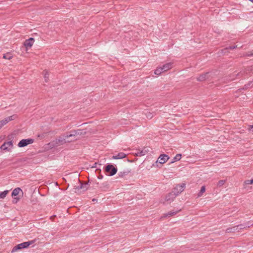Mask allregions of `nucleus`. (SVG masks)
I'll return each instance as SVG.
<instances>
[{
	"label": "nucleus",
	"mask_w": 253,
	"mask_h": 253,
	"mask_svg": "<svg viewBox=\"0 0 253 253\" xmlns=\"http://www.w3.org/2000/svg\"><path fill=\"white\" fill-rule=\"evenodd\" d=\"M172 67V64L171 63H168L158 67L154 72L155 74L157 75H160L162 73L166 72Z\"/></svg>",
	"instance_id": "f257e3e1"
},
{
	"label": "nucleus",
	"mask_w": 253,
	"mask_h": 253,
	"mask_svg": "<svg viewBox=\"0 0 253 253\" xmlns=\"http://www.w3.org/2000/svg\"><path fill=\"white\" fill-rule=\"evenodd\" d=\"M81 134V130H73L70 132V133L69 134H66L63 135L62 137L59 138V139H58V141L62 142L63 141H65V140L68 138L71 137H75Z\"/></svg>",
	"instance_id": "f03ea898"
},
{
	"label": "nucleus",
	"mask_w": 253,
	"mask_h": 253,
	"mask_svg": "<svg viewBox=\"0 0 253 253\" xmlns=\"http://www.w3.org/2000/svg\"><path fill=\"white\" fill-rule=\"evenodd\" d=\"M32 244V242H25L19 244L13 247L11 251V253H14L18 250L22 249L27 248Z\"/></svg>",
	"instance_id": "7ed1b4c3"
},
{
	"label": "nucleus",
	"mask_w": 253,
	"mask_h": 253,
	"mask_svg": "<svg viewBox=\"0 0 253 253\" xmlns=\"http://www.w3.org/2000/svg\"><path fill=\"white\" fill-rule=\"evenodd\" d=\"M175 197V195L172 192L171 193L168 194L166 196L164 199H162L161 200V202L163 204H165L166 202H168V203H170L172 201H173Z\"/></svg>",
	"instance_id": "20e7f679"
},
{
	"label": "nucleus",
	"mask_w": 253,
	"mask_h": 253,
	"mask_svg": "<svg viewBox=\"0 0 253 253\" xmlns=\"http://www.w3.org/2000/svg\"><path fill=\"white\" fill-rule=\"evenodd\" d=\"M13 143L11 141L5 142L0 147V149L4 151H10L13 148Z\"/></svg>",
	"instance_id": "39448f33"
},
{
	"label": "nucleus",
	"mask_w": 253,
	"mask_h": 253,
	"mask_svg": "<svg viewBox=\"0 0 253 253\" xmlns=\"http://www.w3.org/2000/svg\"><path fill=\"white\" fill-rule=\"evenodd\" d=\"M105 171L108 173V175L113 176L117 172V169L112 165H108L105 168Z\"/></svg>",
	"instance_id": "423d86ee"
},
{
	"label": "nucleus",
	"mask_w": 253,
	"mask_h": 253,
	"mask_svg": "<svg viewBox=\"0 0 253 253\" xmlns=\"http://www.w3.org/2000/svg\"><path fill=\"white\" fill-rule=\"evenodd\" d=\"M185 187V184L181 183L178 185H177L173 189L172 192L175 195V196L179 195L180 193H181Z\"/></svg>",
	"instance_id": "0eeeda50"
},
{
	"label": "nucleus",
	"mask_w": 253,
	"mask_h": 253,
	"mask_svg": "<svg viewBox=\"0 0 253 253\" xmlns=\"http://www.w3.org/2000/svg\"><path fill=\"white\" fill-rule=\"evenodd\" d=\"M34 141V139L32 138L22 139L19 142L18 146L19 147H23L28 145V144H32Z\"/></svg>",
	"instance_id": "6e6552de"
},
{
	"label": "nucleus",
	"mask_w": 253,
	"mask_h": 253,
	"mask_svg": "<svg viewBox=\"0 0 253 253\" xmlns=\"http://www.w3.org/2000/svg\"><path fill=\"white\" fill-rule=\"evenodd\" d=\"M246 227H249V226H246L243 224H240L237 226H235L232 228H229L226 229V232H234L236 231H239V229H242L246 228Z\"/></svg>",
	"instance_id": "1a4fd4ad"
},
{
	"label": "nucleus",
	"mask_w": 253,
	"mask_h": 253,
	"mask_svg": "<svg viewBox=\"0 0 253 253\" xmlns=\"http://www.w3.org/2000/svg\"><path fill=\"white\" fill-rule=\"evenodd\" d=\"M169 159L168 155L166 154H161L158 158L156 163H159L161 164L165 163Z\"/></svg>",
	"instance_id": "9d476101"
},
{
	"label": "nucleus",
	"mask_w": 253,
	"mask_h": 253,
	"mask_svg": "<svg viewBox=\"0 0 253 253\" xmlns=\"http://www.w3.org/2000/svg\"><path fill=\"white\" fill-rule=\"evenodd\" d=\"M34 42V39L33 38H30L26 40L24 42V45L26 48H30L33 45Z\"/></svg>",
	"instance_id": "9b49d317"
},
{
	"label": "nucleus",
	"mask_w": 253,
	"mask_h": 253,
	"mask_svg": "<svg viewBox=\"0 0 253 253\" xmlns=\"http://www.w3.org/2000/svg\"><path fill=\"white\" fill-rule=\"evenodd\" d=\"M13 120V116H10L6 118L4 120L0 121V127L1 128L3 126L6 125L9 121Z\"/></svg>",
	"instance_id": "f8f14e48"
},
{
	"label": "nucleus",
	"mask_w": 253,
	"mask_h": 253,
	"mask_svg": "<svg viewBox=\"0 0 253 253\" xmlns=\"http://www.w3.org/2000/svg\"><path fill=\"white\" fill-rule=\"evenodd\" d=\"M126 155L125 153H124L123 152H121V153L117 154L116 155H114L113 156H112V159H123V158L126 157Z\"/></svg>",
	"instance_id": "ddd939ff"
},
{
	"label": "nucleus",
	"mask_w": 253,
	"mask_h": 253,
	"mask_svg": "<svg viewBox=\"0 0 253 253\" xmlns=\"http://www.w3.org/2000/svg\"><path fill=\"white\" fill-rule=\"evenodd\" d=\"M247 74V72L246 71H241L239 73H234V74L233 75V77H232L231 79H230V80H235V79H236V78H235L234 77L235 76H238V77H241L242 76H243L244 74Z\"/></svg>",
	"instance_id": "4468645a"
},
{
	"label": "nucleus",
	"mask_w": 253,
	"mask_h": 253,
	"mask_svg": "<svg viewBox=\"0 0 253 253\" xmlns=\"http://www.w3.org/2000/svg\"><path fill=\"white\" fill-rule=\"evenodd\" d=\"M209 73H206L202 75H201L198 78L197 80L199 81H203L205 80L208 77Z\"/></svg>",
	"instance_id": "2eb2a0df"
},
{
	"label": "nucleus",
	"mask_w": 253,
	"mask_h": 253,
	"mask_svg": "<svg viewBox=\"0 0 253 253\" xmlns=\"http://www.w3.org/2000/svg\"><path fill=\"white\" fill-rule=\"evenodd\" d=\"M148 152V149H146V148H144L142 150L138 151L136 153V155L139 157H141L144 156Z\"/></svg>",
	"instance_id": "dca6fc26"
},
{
	"label": "nucleus",
	"mask_w": 253,
	"mask_h": 253,
	"mask_svg": "<svg viewBox=\"0 0 253 253\" xmlns=\"http://www.w3.org/2000/svg\"><path fill=\"white\" fill-rule=\"evenodd\" d=\"M130 171L129 170H124L119 172L118 175L120 177H124L130 173Z\"/></svg>",
	"instance_id": "f3484780"
},
{
	"label": "nucleus",
	"mask_w": 253,
	"mask_h": 253,
	"mask_svg": "<svg viewBox=\"0 0 253 253\" xmlns=\"http://www.w3.org/2000/svg\"><path fill=\"white\" fill-rule=\"evenodd\" d=\"M179 211H169L167 213L164 214L163 217H170L171 216H173L175 214H176Z\"/></svg>",
	"instance_id": "a211bd4d"
},
{
	"label": "nucleus",
	"mask_w": 253,
	"mask_h": 253,
	"mask_svg": "<svg viewBox=\"0 0 253 253\" xmlns=\"http://www.w3.org/2000/svg\"><path fill=\"white\" fill-rule=\"evenodd\" d=\"M87 183H80V186H78L76 189L78 190L83 189L86 190L87 189Z\"/></svg>",
	"instance_id": "6ab92c4d"
},
{
	"label": "nucleus",
	"mask_w": 253,
	"mask_h": 253,
	"mask_svg": "<svg viewBox=\"0 0 253 253\" xmlns=\"http://www.w3.org/2000/svg\"><path fill=\"white\" fill-rule=\"evenodd\" d=\"M20 191L22 192V190L20 188L18 187V188H15L12 192L11 196H16L18 195L19 194Z\"/></svg>",
	"instance_id": "aec40b11"
},
{
	"label": "nucleus",
	"mask_w": 253,
	"mask_h": 253,
	"mask_svg": "<svg viewBox=\"0 0 253 253\" xmlns=\"http://www.w3.org/2000/svg\"><path fill=\"white\" fill-rule=\"evenodd\" d=\"M43 74L45 82H46V83L48 82V77H49V74H48V72L46 70H44L43 72Z\"/></svg>",
	"instance_id": "412c9836"
},
{
	"label": "nucleus",
	"mask_w": 253,
	"mask_h": 253,
	"mask_svg": "<svg viewBox=\"0 0 253 253\" xmlns=\"http://www.w3.org/2000/svg\"><path fill=\"white\" fill-rule=\"evenodd\" d=\"M205 191H206L205 186H203L201 187L200 192L198 193V194L197 195V197H201L203 195V193L205 192Z\"/></svg>",
	"instance_id": "4be33fe9"
},
{
	"label": "nucleus",
	"mask_w": 253,
	"mask_h": 253,
	"mask_svg": "<svg viewBox=\"0 0 253 253\" xmlns=\"http://www.w3.org/2000/svg\"><path fill=\"white\" fill-rule=\"evenodd\" d=\"M8 190H5L0 193V198L4 199L8 193Z\"/></svg>",
	"instance_id": "5701e85b"
},
{
	"label": "nucleus",
	"mask_w": 253,
	"mask_h": 253,
	"mask_svg": "<svg viewBox=\"0 0 253 253\" xmlns=\"http://www.w3.org/2000/svg\"><path fill=\"white\" fill-rule=\"evenodd\" d=\"M181 158V154H177L173 158V161L171 162V163H173L174 162H176V161L180 160Z\"/></svg>",
	"instance_id": "b1692460"
},
{
	"label": "nucleus",
	"mask_w": 253,
	"mask_h": 253,
	"mask_svg": "<svg viewBox=\"0 0 253 253\" xmlns=\"http://www.w3.org/2000/svg\"><path fill=\"white\" fill-rule=\"evenodd\" d=\"M3 58L9 60L12 58V56L10 53L4 54H3Z\"/></svg>",
	"instance_id": "393cba45"
},
{
	"label": "nucleus",
	"mask_w": 253,
	"mask_h": 253,
	"mask_svg": "<svg viewBox=\"0 0 253 253\" xmlns=\"http://www.w3.org/2000/svg\"><path fill=\"white\" fill-rule=\"evenodd\" d=\"M225 183V180H220L218 181V182L217 183V186L221 187V186L224 185Z\"/></svg>",
	"instance_id": "a878e982"
},
{
	"label": "nucleus",
	"mask_w": 253,
	"mask_h": 253,
	"mask_svg": "<svg viewBox=\"0 0 253 253\" xmlns=\"http://www.w3.org/2000/svg\"><path fill=\"white\" fill-rule=\"evenodd\" d=\"M247 56H253V50L248 52L246 54Z\"/></svg>",
	"instance_id": "bb28decb"
},
{
	"label": "nucleus",
	"mask_w": 253,
	"mask_h": 253,
	"mask_svg": "<svg viewBox=\"0 0 253 253\" xmlns=\"http://www.w3.org/2000/svg\"><path fill=\"white\" fill-rule=\"evenodd\" d=\"M248 71L253 72V66L248 67Z\"/></svg>",
	"instance_id": "cd10ccee"
},
{
	"label": "nucleus",
	"mask_w": 253,
	"mask_h": 253,
	"mask_svg": "<svg viewBox=\"0 0 253 253\" xmlns=\"http://www.w3.org/2000/svg\"><path fill=\"white\" fill-rule=\"evenodd\" d=\"M253 183V179L247 181V184H252Z\"/></svg>",
	"instance_id": "c85d7f7f"
},
{
	"label": "nucleus",
	"mask_w": 253,
	"mask_h": 253,
	"mask_svg": "<svg viewBox=\"0 0 253 253\" xmlns=\"http://www.w3.org/2000/svg\"><path fill=\"white\" fill-rule=\"evenodd\" d=\"M103 175H102V174H100V175L98 176V179H102V178H103Z\"/></svg>",
	"instance_id": "c756f323"
},
{
	"label": "nucleus",
	"mask_w": 253,
	"mask_h": 253,
	"mask_svg": "<svg viewBox=\"0 0 253 253\" xmlns=\"http://www.w3.org/2000/svg\"><path fill=\"white\" fill-rule=\"evenodd\" d=\"M19 200V198H14V200H16L15 203H16L17 201H18Z\"/></svg>",
	"instance_id": "7c9ffc66"
},
{
	"label": "nucleus",
	"mask_w": 253,
	"mask_h": 253,
	"mask_svg": "<svg viewBox=\"0 0 253 253\" xmlns=\"http://www.w3.org/2000/svg\"><path fill=\"white\" fill-rule=\"evenodd\" d=\"M235 48V46H230V47H229V48H230V49H234Z\"/></svg>",
	"instance_id": "2f4dec72"
},
{
	"label": "nucleus",
	"mask_w": 253,
	"mask_h": 253,
	"mask_svg": "<svg viewBox=\"0 0 253 253\" xmlns=\"http://www.w3.org/2000/svg\"><path fill=\"white\" fill-rule=\"evenodd\" d=\"M251 129H252V130L253 131V125L251 127Z\"/></svg>",
	"instance_id": "473e14b6"
},
{
	"label": "nucleus",
	"mask_w": 253,
	"mask_h": 253,
	"mask_svg": "<svg viewBox=\"0 0 253 253\" xmlns=\"http://www.w3.org/2000/svg\"><path fill=\"white\" fill-rule=\"evenodd\" d=\"M0 128H1L0 127Z\"/></svg>",
	"instance_id": "72a5a7b5"
}]
</instances>
